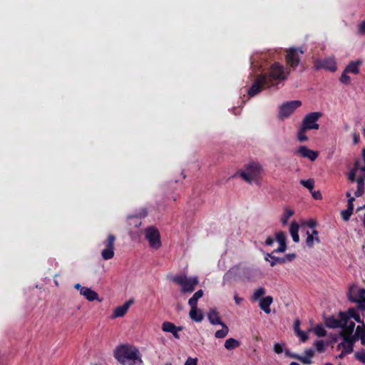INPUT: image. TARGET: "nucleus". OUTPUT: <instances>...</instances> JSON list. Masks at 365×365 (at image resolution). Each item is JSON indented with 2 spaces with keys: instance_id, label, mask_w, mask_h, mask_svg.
<instances>
[{
  "instance_id": "1",
  "label": "nucleus",
  "mask_w": 365,
  "mask_h": 365,
  "mask_svg": "<svg viewBox=\"0 0 365 365\" xmlns=\"http://www.w3.org/2000/svg\"><path fill=\"white\" fill-rule=\"evenodd\" d=\"M285 61L287 67L275 62V89L280 82L287 79L291 70H296L301 61L304 51L302 47H291L285 50Z\"/></svg>"
},
{
  "instance_id": "2",
  "label": "nucleus",
  "mask_w": 365,
  "mask_h": 365,
  "mask_svg": "<svg viewBox=\"0 0 365 365\" xmlns=\"http://www.w3.org/2000/svg\"><path fill=\"white\" fill-rule=\"evenodd\" d=\"M114 358L122 365H143V361L139 349L128 344H121L114 349Z\"/></svg>"
},
{
  "instance_id": "3",
  "label": "nucleus",
  "mask_w": 365,
  "mask_h": 365,
  "mask_svg": "<svg viewBox=\"0 0 365 365\" xmlns=\"http://www.w3.org/2000/svg\"><path fill=\"white\" fill-rule=\"evenodd\" d=\"M273 66H270V71L268 75L260 74L259 75L252 86L247 91L249 97H254L257 95L263 88H269L272 86V81L274 79Z\"/></svg>"
},
{
  "instance_id": "4",
  "label": "nucleus",
  "mask_w": 365,
  "mask_h": 365,
  "mask_svg": "<svg viewBox=\"0 0 365 365\" xmlns=\"http://www.w3.org/2000/svg\"><path fill=\"white\" fill-rule=\"evenodd\" d=\"M172 282L180 286L182 293H191L199 283L198 277H187L185 274H180L170 277Z\"/></svg>"
},
{
  "instance_id": "5",
  "label": "nucleus",
  "mask_w": 365,
  "mask_h": 365,
  "mask_svg": "<svg viewBox=\"0 0 365 365\" xmlns=\"http://www.w3.org/2000/svg\"><path fill=\"white\" fill-rule=\"evenodd\" d=\"M261 167L257 163H251L240 172V176L246 182L252 183L257 180Z\"/></svg>"
},
{
  "instance_id": "6",
  "label": "nucleus",
  "mask_w": 365,
  "mask_h": 365,
  "mask_svg": "<svg viewBox=\"0 0 365 365\" xmlns=\"http://www.w3.org/2000/svg\"><path fill=\"white\" fill-rule=\"evenodd\" d=\"M301 106L302 102L299 100L287 101L284 103L279 107L278 118L282 120L289 118Z\"/></svg>"
},
{
  "instance_id": "7",
  "label": "nucleus",
  "mask_w": 365,
  "mask_h": 365,
  "mask_svg": "<svg viewBox=\"0 0 365 365\" xmlns=\"http://www.w3.org/2000/svg\"><path fill=\"white\" fill-rule=\"evenodd\" d=\"M322 116L321 112H312L307 114L302 121L301 126L307 130H318L319 125L317 123L319 119Z\"/></svg>"
},
{
  "instance_id": "8",
  "label": "nucleus",
  "mask_w": 365,
  "mask_h": 365,
  "mask_svg": "<svg viewBox=\"0 0 365 365\" xmlns=\"http://www.w3.org/2000/svg\"><path fill=\"white\" fill-rule=\"evenodd\" d=\"M145 237L151 248L158 250L161 247L160 232L155 227H148L145 230Z\"/></svg>"
},
{
  "instance_id": "9",
  "label": "nucleus",
  "mask_w": 365,
  "mask_h": 365,
  "mask_svg": "<svg viewBox=\"0 0 365 365\" xmlns=\"http://www.w3.org/2000/svg\"><path fill=\"white\" fill-rule=\"evenodd\" d=\"M314 68L316 71L325 69L331 72L336 71V63L333 57H327L324 59H316L314 61Z\"/></svg>"
},
{
  "instance_id": "10",
  "label": "nucleus",
  "mask_w": 365,
  "mask_h": 365,
  "mask_svg": "<svg viewBox=\"0 0 365 365\" xmlns=\"http://www.w3.org/2000/svg\"><path fill=\"white\" fill-rule=\"evenodd\" d=\"M115 240V237L113 235H109L107 240L103 242L105 247L101 252V256L104 260H108L113 257Z\"/></svg>"
},
{
  "instance_id": "11",
  "label": "nucleus",
  "mask_w": 365,
  "mask_h": 365,
  "mask_svg": "<svg viewBox=\"0 0 365 365\" xmlns=\"http://www.w3.org/2000/svg\"><path fill=\"white\" fill-rule=\"evenodd\" d=\"M134 303L133 299H130L126 301L123 305L118 306L114 309L112 315L110 316L111 319L116 318L123 317L128 312L130 306Z\"/></svg>"
},
{
  "instance_id": "12",
  "label": "nucleus",
  "mask_w": 365,
  "mask_h": 365,
  "mask_svg": "<svg viewBox=\"0 0 365 365\" xmlns=\"http://www.w3.org/2000/svg\"><path fill=\"white\" fill-rule=\"evenodd\" d=\"M339 318L342 321H350V319L352 318L359 323L364 322V321L361 320L360 315L354 308H349L346 312H339Z\"/></svg>"
},
{
  "instance_id": "13",
  "label": "nucleus",
  "mask_w": 365,
  "mask_h": 365,
  "mask_svg": "<svg viewBox=\"0 0 365 365\" xmlns=\"http://www.w3.org/2000/svg\"><path fill=\"white\" fill-rule=\"evenodd\" d=\"M162 330L164 332L170 333L176 339H180L179 331L182 330V327H177L170 322H164L162 324Z\"/></svg>"
},
{
  "instance_id": "14",
  "label": "nucleus",
  "mask_w": 365,
  "mask_h": 365,
  "mask_svg": "<svg viewBox=\"0 0 365 365\" xmlns=\"http://www.w3.org/2000/svg\"><path fill=\"white\" fill-rule=\"evenodd\" d=\"M295 153L300 155L303 158H308L311 161H314L318 157L317 152L309 149L305 145L300 146Z\"/></svg>"
},
{
  "instance_id": "15",
  "label": "nucleus",
  "mask_w": 365,
  "mask_h": 365,
  "mask_svg": "<svg viewBox=\"0 0 365 365\" xmlns=\"http://www.w3.org/2000/svg\"><path fill=\"white\" fill-rule=\"evenodd\" d=\"M341 330L339 332V336L342 338L344 336L353 334L355 323L352 321H342L341 326L339 327Z\"/></svg>"
},
{
  "instance_id": "16",
  "label": "nucleus",
  "mask_w": 365,
  "mask_h": 365,
  "mask_svg": "<svg viewBox=\"0 0 365 365\" xmlns=\"http://www.w3.org/2000/svg\"><path fill=\"white\" fill-rule=\"evenodd\" d=\"M275 241L279 243V247L275 252H284L287 249V237L284 232L280 231L275 234Z\"/></svg>"
},
{
  "instance_id": "17",
  "label": "nucleus",
  "mask_w": 365,
  "mask_h": 365,
  "mask_svg": "<svg viewBox=\"0 0 365 365\" xmlns=\"http://www.w3.org/2000/svg\"><path fill=\"white\" fill-rule=\"evenodd\" d=\"M190 308L191 309L189 312V316L190 319L196 322H202L204 319V314L202 312L200 309H197V307L196 306L190 307Z\"/></svg>"
},
{
  "instance_id": "18",
  "label": "nucleus",
  "mask_w": 365,
  "mask_h": 365,
  "mask_svg": "<svg viewBox=\"0 0 365 365\" xmlns=\"http://www.w3.org/2000/svg\"><path fill=\"white\" fill-rule=\"evenodd\" d=\"M361 64L362 61L361 60L351 61L344 71H345V73L358 74L359 73V66Z\"/></svg>"
},
{
  "instance_id": "19",
  "label": "nucleus",
  "mask_w": 365,
  "mask_h": 365,
  "mask_svg": "<svg viewBox=\"0 0 365 365\" xmlns=\"http://www.w3.org/2000/svg\"><path fill=\"white\" fill-rule=\"evenodd\" d=\"M342 320L339 318L336 319L334 316H330L324 319L325 326L330 329L339 328L341 326Z\"/></svg>"
},
{
  "instance_id": "20",
  "label": "nucleus",
  "mask_w": 365,
  "mask_h": 365,
  "mask_svg": "<svg viewBox=\"0 0 365 365\" xmlns=\"http://www.w3.org/2000/svg\"><path fill=\"white\" fill-rule=\"evenodd\" d=\"M357 287L354 285L351 286L349 288V299L351 302L357 303L358 304V308L361 310L365 311V299L364 300H359V299H356V297H354L352 295V293L355 292L356 291Z\"/></svg>"
},
{
  "instance_id": "21",
  "label": "nucleus",
  "mask_w": 365,
  "mask_h": 365,
  "mask_svg": "<svg viewBox=\"0 0 365 365\" xmlns=\"http://www.w3.org/2000/svg\"><path fill=\"white\" fill-rule=\"evenodd\" d=\"M81 295L83 296L89 302H93L94 300H97L98 302L101 301L98 298V294L96 292L86 287L83 289V292Z\"/></svg>"
},
{
  "instance_id": "22",
  "label": "nucleus",
  "mask_w": 365,
  "mask_h": 365,
  "mask_svg": "<svg viewBox=\"0 0 365 365\" xmlns=\"http://www.w3.org/2000/svg\"><path fill=\"white\" fill-rule=\"evenodd\" d=\"M207 318L210 323L212 325H219L223 323L220 317L219 313L215 309H212L208 312Z\"/></svg>"
},
{
  "instance_id": "23",
  "label": "nucleus",
  "mask_w": 365,
  "mask_h": 365,
  "mask_svg": "<svg viewBox=\"0 0 365 365\" xmlns=\"http://www.w3.org/2000/svg\"><path fill=\"white\" fill-rule=\"evenodd\" d=\"M299 226L296 222H292L289 227V233L292 236L293 241L296 243L299 242Z\"/></svg>"
},
{
  "instance_id": "24",
  "label": "nucleus",
  "mask_w": 365,
  "mask_h": 365,
  "mask_svg": "<svg viewBox=\"0 0 365 365\" xmlns=\"http://www.w3.org/2000/svg\"><path fill=\"white\" fill-rule=\"evenodd\" d=\"M272 297H266L259 301V307L267 314L271 312L269 306L272 303Z\"/></svg>"
},
{
  "instance_id": "25",
  "label": "nucleus",
  "mask_w": 365,
  "mask_h": 365,
  "mask_svg": "<svg viewBox=\"0 0 365 365\" xmlns=\"http://www.w3.org/2000/svg\"><path fill=\"white\" fill-rule=\"evenodd\" d=\"M342 339L347 343V349L353 352L354 344L359 339L355 334L344 336Z\"/></svg>"
},
{
  "instance_id": "26",
  "label": "nucleus",
  "mask_w": 365,
  "mask_h": 365,
  "mask_svg": "<svg viewBox=\"0 0 365 365\" xmlns=\"http://www.w3.org/2000/svg\"><path fill=\"white\" fill-rule=\"evenodd\" d=\"M297 255L294 253L287 254L282 257H275V264H284L286 262H290L294 261Z\"/></svg>"
},
{
  "instance_id": "27",
  "label": "nucleus",
  "mask_w": 365,
  "mask_h": 365,
  "mask_svg": "<svg viewBox=\"0 0 365 365\" xmlns=\"http://www.w3.org/2000/svg\"><path fill=\"white\" fill-rule=\"evenodd\" d=\"M240 345V341L234 338H229L225 342V347L229 351L237 348Z\"/></svg>"
},
{
  "instance_id": "28",
  "label": "nucleus",
  "mask_w": 365,
  "mask_h": 365,
  "mask_svg": "<svg viewBox=\"0 0 365 365\" xmlns=\"http://www.w3.org/2000/svg\"><path fill=\"white\" fill-rule=\"evenodd\" d=\"M220 325L221 326L222 329L215 333V337L217 339H224L227 336L229 333V328L224 322Z\"/></svg>"
},
{
  "instance_id": "29",
  "label": "nucleus",
  "mask_w": 365,
  "mask_h": 365,
  "mask_svg": "<svg viewBox=\"0 0 365 365\" xmlns=\"http://www.w3.org/2000/svg\"><path fill=\"white\" fill-rule=\"evenodd\" d=\"M294 214V212L293 210L290 209L288 207H285L284 210V213L281 217V222L283 225H285L288 222V220L293 216Z\"/></svg>"
},
{
  "instance_id": "30",
  "label": "nucleus",
  "mask_w": 365,
  "mask_h": 365,
  "mask_svg": "<svg viewBox=\"0 0 365 365\" xmlns=\"http://www.w3.org/2000/svg\"><path fill=\"white\" fill-rule=\"evenodd\" d=\"M203 296V291L200 289L197 291L192 297L188 300V304L190 307H197V302Z\"/></svg>"
},
{
  "instance_id": "31",
  "label": "nucleus",
  "mask_w": 365,
  "mask_h": 365,
  "mask_svg": "<svg viewBox=\"0 0 365 365\" xmlns=\"http://www.w3.org/2000/svg\"><path fill=\"white\" fill-rule=\"evenodd\" d=\"M357 182V189L355 192L356 197H360L363 195L364 192V178L359 177L356 179Z\"/></svg>"
},
{
  "instance_id": "32",
  "label": "nucleus",
  "mask_w": 365,
  "mask_h": 365,
  "mask_svg": "<svg viewBox=\"0 0 365 365\" xmlns=\"http://www.w3.org/2000/svg\"><path fill=\"white\" fill-rule=\"evenodd\" d=\"M307 129L300 125L297 131V139L299 142H305L308 140V137L306 135Z\"/></svg>"
},
{
  "instance_id": "33",
  "label": "nucleus",
  "mask_w": 365,
  "mask_h": 365,
  "mask_svg": "<svg viewBox=\"0 0 365 365\" xmlns=\"http://www.w3.org/2000/svg\"><path fill=\"white\" fill-rule=\"evenodd\" d=\"M313 331L318 337H323L327 334V331L321 324H317Z\"/></svg>"
},
{
  "instance_id": "34",
  "label": "nucleus",
  "mask_w": 365,
  "mask_h": 365,
  "mask_svg": "<svg viewBox=\"0 0 365 365\" xmlns=\"http://www.w3.org/2000/svg\"><path fill=\"white\" fill-rule=\"evenodd\" d=\"M300 184L302 185L304 187L307 188L311 192L314 189V181L313 179H308V180H301Z\"/></svg>"
},
{
  "instance_id": "35",
  "label": "nucleus",
  "mask_w": 365,
  "mask_h": 365,
  "mask_svg": "<svg viewBox=\"0 0 365 365\" xmlns=\"http://www.w3.org/2000/svg\"><path fill=\"white\" fill-rule=\"evenodd\" d=\"M362 325L357 326L355 331V335L359 338H361V336H364L365 335V324L364 322L361 323Z\"/></svg>"
},
{
  "instance_id": "36",
  "label": "nucleus",
  "mask_w": 365,
  "mask_h": 365,
  "mask_svg": "<svg viewBox=\"0 0 365 365\" xmlns=\"http://www.w3.org/2000/svg\"><path fill=\"white\" fill-rule=\"evenodd\" d=\"M265 293L264 289L262 287L258 288L253 294L252 297V301H257L262 296H263Z\"/></svg>"
},
{
  "instance_id": "37",
  "label": "nucleus",
  "mask_w": 365,
  "mask_h": 365,
  "mask_svg": "<svg viewBox=\"0 0 365 365\" xmlns=\"http://www.w3.org/2000/svg\"><path fill=\"white\" fill-rule=\"evenodd\" d=\"M307 237L306 240L307 245L309 247H312L314 245V240H315L317 242H319V239L318 237H316L315 238L313 237L312 235H310L309 232H307Z\"/></svg>"
},
{
  "instance_id": "38",
  "label": "nucleus",
  "mask_w": 365,
  "mask_h": 365,
  "mask_svg": "<svg viewBox=\"0 0 365 365\" xmlns=\"http://www.w3.org/2000/svg\"><path fill=\"white\" fill-rule=\"evenodd\" d=\"M347 73H345V71H344L339 78L340 82L344 85H349L351 83V78Z\"/></svg>"
},
{
  "instance_id": "39",
  "label": "nucleus",
  "mask_w": 365,
  "mask_h": 365,
  "mask_svg": "<svg viewBox=\"0 0 365 365\" xmlns=\"http://www.w3.org/2000/svg\"><path fill=\"white\" fill-rule=\"evenodd\" d=\"M294 356V359L299 360L303 364H311L312 363V361L308 356H300L298 354H297V356Z\"/></svg>"
},
{
  "instance_id": "40",
  "label": "nucleus",
  "mask_w": 365,
  "mask_h": 365,
  "mask_svg": "<svg viewBox=\"0 0 365 365\" xmlns=\"http://www.w3.org/2000/svg\"><path fill=\"white\" fill-rule=\"evenodd\" d=\"M352 213L353 210L346 208V210L341 211V215L344 221H348L350 219V217L352 215Z\"/></svg>"
},
{
  "instance_id": "41",
  "label": "nucleus",
  "mask_w": 365,
  "mask_h": 365,
  "mask_svg": "<svg viewBox=\"0 0 365 365\" xmlns=\"http://www.w3.org/2000/svg\"><path fill=\"white\" fill-rule=\"evenodd\" d=\"M314 344L317 351L322 353L324 351L325 344L322 340H317Z\"/></svg>"
},
{
  "instance_id": "42",
  "label": "nucleus",
  "mask_w": 365,
  "mask_h": 365,
  "mask_svg": "<svg viewBox=\"0 0 365 365\" xmlns=\"http://www.w3.org/2000/svg\"><path fill=\"white\" fill-rule=\"evenodd\" d=\"M355 358L363 364H365V351H357L354 354Z\"/></svg>"
},
{
  "instance_id": "43",
  "label": "nucleus",
  "mask_w": 365,
  "mask_h": 365,
  "mask_svg": "<svg viewBox=\"0 0 365 365\" xmlns=\"http://www.w3.org/2000/svg\"><path fill=\"white\" fill-rule=\"evenodd\" d=\"M346 197H349L348 200V204H347V208L349 210H354V201L355 200L354 197H351V194L349 192H346Z\"/></svg>"
},
{
  "instance_id": "44",
  "label": "nucleus",
  "mask_w": 365,
  "mask_h": 365,
  "mask_svg": "<svg viewBox=\"0 0 365 365\" xmlns=\"http://www.w3.org/2000/svg\"><path fill=\"white\" fill-rule=\"evenodd\" d=\"M359 300H365V289L360 288L357 290L356 295L354 297Z\"/></svg>"
},
{
  "instance_id": "45",
  "label": "nucleus",
  "mask_w": 365,
  "mask_h": 365,
  "mask_svg": "<svg viewBox=\"0 0 365 365\" xmlns=\"http://www.w3.org/2000/svg\"><path fill=\"white\" fill-rule=\"evenodd\" d=\"M302 342H305L308 339V335L306 332L303 331H299V332L295 334Z\"/></svg>"
},
{
  "instance_id": "46",
  "label": "nucleus",
  "mask_w": 365,
  "mask_h": 365,
  "mask_svg": "<svg viewBox=\"0 0 365 365\" xmlns=\"http://www.w3.org/2000/svg\"><path fill=\"white\" fill-rule=\"evenodd\" d=\"M197 358L188 357L184 365H197Z\"/></svg>"
},
{
  "instance_id": "47",
  "label": "nucleus",
  "mask_w": 365,
  "mask_h": 365,
  "mask_svg": "<svg viewBox=\"0 0 365 365\" xmlns=\"http://www.w3.org/2000/svg\"><path fill=\"white\" fill-rule=\"evenodd\" d=\"M300 320L297 319L295 321H294V333H297L299 332V331H301L300 329Z\"/></svg>"
},
{
  "instance_id": "48",
  "label": "nucleus",
  "mask_w": 365,
  "mask_h": 365,
  "mask_svg": "<svg viewBox=\"0 0 365 365\" xmlns=\"http://www.w3.org/2000/svg\"><path fill=\"white\" fill-rule=\"evenodd\" d=\"M128 219L130 220H133V225L135 227H138L141 225V222L140 221V219L136 217H128Z\"/></svg>"
},
{
  "instance_id": "49",
  "label": "nucleus",
  "mask_w": 365,
  "mask_h": 365,
  "mask_svg": "<svg viewBox=\"0 0 365 365\" xmlns=\"http://www.w3.org/2000/svg\"><path fill=\"white\" fill-rule=\"evenodd\" d=\"M348 178L351 182L356 181L355 169H353L349 172Z\"/></svg>"
},
{
  "instance_id": "50",
  "label": "nucleus",
  "mask_w": 365,
  "mask_h": 365,
  "mask_svg": "<svg viewBox=\"0 0 365 365\" xmlns=\"http://www.w3.org/2000/svg\"><path fill=\"white\" fill-rule=\"evenodd\" d=\"M264 259L266 261H269L270 262L271 266H274V256L272 255V253L267 254Z\"/></svg>"
},
{
  "instance_id": "51",
  "label": "nucleus",
  "mask_w": 365,
  "mask_h": 365,
  "mask_svg": "<svg viewBox=\"0 0 365 365\" xmlns=\"http://www.w3.org/2000/svg\"><path fill=\"white\" fill-rule=\"evenodd\" d=\"M352 353L350 350L346 349V350H342L341 352L336 356L339 359H343L346 355Z\"/></svg>"
},
{
  "instance_id": "52",
  "label": "nucleus",
  "mask_w": 365,
  "mask_h": 365,
  "mask_svg": "<svg viewBox=\"0 0 365 365\" xmlns=\"http://www.w3.org/2000/svg\"><path fill=\"white\" fill-rule=\"evenodd\" d=\"M359 33L360 34H365V20L363 21L359 25Z\"/></svg>"
},
{
  "instance_id": "53",
  "label": "nucleus",
  "mask_w": 365,
  "mask_h": 365,
  "mask_svg": "<svg viewBox=\"0 0 365 365\" xmlns=\"http://www.w3.org/2000/svg\"><path fill=\"white\" fill-rule=\"evenodd\" d=\"M283 352L282 345L279 343H275V354H281Z\"/></svg>"
},
{
  "instance_id": "54",
  "label": "nucleus",
  "mask_w": 365,
  "mask_h": 365,
  "mask_svg": "<svg viewBox=\"0 0 365 365\" xmlns=\"http://www.w3.org/2000/svg\"><path fill=\"white\" fill-rule=\"evenodd\" d=\"M312 194L313 198L315 200H321L322 198V195L319 190L312 192Z\"/></svg>"
},
{
  "instance_id": "55",
  "label": "nucleus",
  "mask_w": 365,
  "mask_h": 365,
  "mask_svg": "<svg viewBox=\"0 0 365 365\" xmlns=\"http://www.w3.org/2000/svg\"><path fill=\"white\" fill-rule=\"evenodd\" d=\"M329 338L331 343H336L338 341L339 336L336 334H331Z\"/></svg>"
},
{
  "instance_id": "56",
  "label": "nucleus",
  "mask_w": 365,
  "mask_h": 365,
  "mask_svg": "<svg viewBox=\"0 0 365 365\" xmlns=\"http://www.w3.org/2000/svg\"><path fill=\"white\" fill-rule=\"evenodd\" d=\"M347 343L344 341L343 342H341L339 343L338 345H337V349H342V350H346L347 349Z\"/></svg>"
},
{
  "instance_id": "57",
  "label": "nucleus",
  "mask_w": 365,
  "mask_h": 365,
  "mask_svg": "<svg viewBox=\"0 0 365 365\" xmlns=\"http://www.w3.org/2000/svg\"><path fill=\"white\" fill-rule=\"evenodd\" d=\"M86 287H82L80 284L77 283L74 285V288L79 291L80 294H82L83 289H85Z\"/></svg>"
},
{
  "instance_id": "58",
  "label": "nucleus",
  "mask_w": 365,
  "mask_h": 365,
  "mask_svg": "<svg viewBox=\"0 0 365 365\" xmlns=\"http://www.w3.org/2000/svg\"><path fill=\"white\" fill-rule=\"evenodd\" d=\"M306 356H308L311 359L314 356V351L312 349H308L306 351Z\"/></svg>"
},
{
  "instance_id": "59",
  "label": "nucleus",
  "mask_w": 365,
  "mask_h": 365,
  "mask_svg": "<svg viewBox=\"0 0 365 365\" xmlns=\"http://www.w3.org/2000/svg\"><path fill=\"white\" fill-rule=\"evenodd\" d=\"M284 353H285V355L288 357H290V358H293L294 359V356H297V354H292L291 353L289 350H285L284 351Z\"/></svg>"
},
{
  "instance_id": "60",
  "label": "nucleus",
  "mask_w": 365,
  "mask_h": 365,
  "mask_svg": "<svg viewBox=\"0 0 365 365\" xmlns=\"http://www.w3.org/2000/svg\"><path fill=\"white\" fill-rule=\"evenodd\" d=\"M307 225L311 227V228H314L315 226H316V222L314 221V220H309L308 222H307Z\"/></svg>"
},
{
  "instance_id": "61",
  "label": "nucleus",
  "mask_w": 365,
  "mask_h": 365,
  "mask_svg": "<svg viewBox=\"0 0 365 365\" xmlns=\"http://www.w3.org/2000/svg\"><path fill=\"white\" fill-rule=\"evenodd\" d=\"M234 299L237 304H240L242 301V299L239 297L237 294L235 295Z\"/></svg>"
},
{
  "instance_id": "62",
  "label": "nucleus",
  "mask_w": 365,
  "mask_h": 365,
  "mask_svg": "<svg viewBox=\"0 0 365 365\" xmlns=\"http://www.w3.org/2000/svg\"><path fill=\"white\" fill-rule=\"evenodd\" d=\"M265 244L267 245H272L273 244V240L272 239V237H269L266 241H265Z\"/></svg>"
},
{
  "instance_id": "63",
  "label": "nucleus",
  "mask_w": 365,
  "mask_h": 365,
  "mask_svg": "<svg viewBox=\"0 0 365 365\" xmlns=\"http://www.w3.org/2000/svg\"><path fill=\"white\" fill-rule=\"evenodd\" d=\"M353 139H354V143L355 144L358 143L359 142V135L356 134V133H354L353 135Z\"/></svg>"
},
{
  "instance_id": "64",
  "label": "nucleus",
  "mask_w": 365,
  "mask_h": 365,
  "mask_svg": "<svg viewBox=\"0 0 365 365\" xmlns=\"http://www.w3.org/2000/svg\"><path fill=\"white\" fill-rule=\"evenodd\" d=\"M360 339H361V344L362 345H365V335H364V336H361V338H360Z\"/></svg>"
}]
</instances>
